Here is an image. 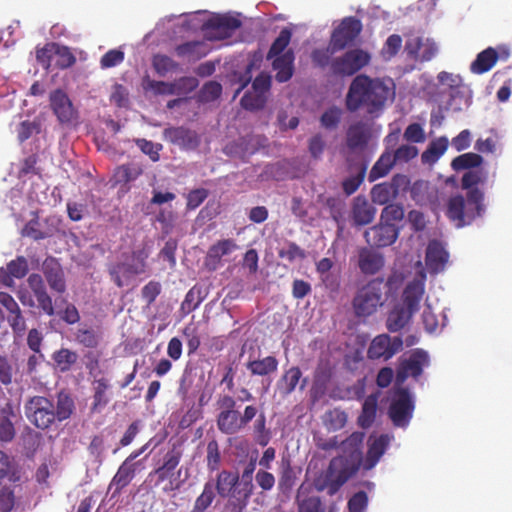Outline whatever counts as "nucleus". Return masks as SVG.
<instances>
[{"label": "nucleus", "instance_id": "nucleus-40", "mask_svg": "<svg viewBox=\"0 0 512 512\" xmlns=\"http://www.w3.org/2000/svg\"><path fill=\"white\" fill-rule=\"evenodd\" d=\"M449 147V140L446 136H440L436 140H432L426 150H424L421 154V161L423 163H435L438 158L445 154L447 148Z\"/></svg>", "mask_w": 512, "mask_h": 512}, {"label": "nucleus", "instance_id": "nucleus-62", "mask_svg": "<svg viewBox=\"0 0 512 512\" xmlns=\"http://www.w3.org/2000/svg\"><path fill=\"white\" fill-rule=\"evenodd\" d=\"M221 455L219 452V444L215 439L207 442V468L209 471H217L219 469Z\"/></svg>", "mask_w": 512, "mask_h": 512}, {"label": "nucleus", "instance_id": "nucleus-23", "mask_svg": "<svg viewBox=\"0 0 512 512\" xmlns=\"http://www.w3.org/2000/svg\"><path fill=\"white\" fill-rule=\"evenodd\" d=\"M28 286L34 292L39 307L48 316H53L55 313L54 306L52 304V297L47 293L46 285L43 278L39 274H31L28 276Z\"/></svg>", "mask_w": 512, "mask_h": 512}, {"label": "nucleus", "instance_id": "nucleus-29", "mask_svg": "<svg viewBox=\"0 0 512 512\" xmlns=\"http://www.w3.org/2000/svg\"><path fill=\"white\" fill-rule=\"evenodd\" d=\"M294 62L295 53L292 50L273 58L272 67L276 72L275 80L278 82L289 81L294 74Z\"/></svg>", "mask_w": 512, "mask_h": 512}, {"label": "nucleus", "instance_id": "nucleus-59", "mask_svg": "<svg viewBox=\"0 0 512 512\" xmlns=\"http://www.w3.org/2000/svg\"><path fill=\"white\" fill-rule=\"evenodd\" d=\"M335 52L330 48V42L328 43L327 48H316L311 52V60L313 64L317 67L324 68L329 66L331 68L332 55Z\"/></svg>", "mask_w": 512, "mask_h": 512}, {"label": "nucleus", "instance_id": "nucleus-24", "mask_svg": "<svg viewBox=\"0 0 512 512\" xmlns=\"http://www.w3.org/2000/svg\"><path fill=\"white\" fill-rule=\"evenodd\" d=\"M139 461H133L130 455L124 460L110 482V487H115L116 493H121L134 479L139 466Z\"/></svg>", "mask_w": 512, "mask_h": 512}, {"label": "nucleus", "instance_id": "nucleus-18", "mask_svg": "<svg viewBox=\"0 0 512 512\" xmlns=\"http://www.w3.org/2000/svg\"><path fill=\"white\" fill-rule=\"evenodd\" d=\"M390 443L388 434H380L378 437L373 438L371 435L368 439V451L362 463V468L365 471H370L380 461L384 452Z\"/></svg>", "mask_w": 512, "mask_h": 512}, {"label": "nucleus", "instance_id": "nucleus-54", "mask_svg": "<svg viewBox=\"0 0 512 512\" xmlns=\"http://www.w3.org/2000/svg\"><path fill=\"white\" fill-rule=\"evenodd\" d=\"M486 179V174L483 169L474 168L472 170H468L466 173L462 175L461 186L462 189L471 191L474 189H479L478 185L484 183Z\"/></svg>", "mask_w": 512, "mask_h": 512}, {"label": "nucleus", "instance_id": "nucleus-14", "mask_svg": "<svg viewBox=\"0 0 512 512\" xmlns=\"http://www.w3.org/2000/svg\"><path fill=\"white\" fill-rule=\"evenodd\" d=\"M404 52L411 60L426 62L435 57L438 46L432 39L411 35L405 42Z\"/></svg>", "mask_w": 512, "mask_h": 512}, {"label": "nucleus", "instance_id": "nucleus-7", "mask_svg": "<svg viewBox=\"0 0 512 512\" xmlns=\"http://www.w3.org/2000/svg\"><path fill=\"white\" fill-rule=\"evenodd\" d=\"M371 55L362 48H353L350 51L334 58L331 62V74L334 76H352L369 65Z\"/></svg>", "mask_w": 512, "mask_h": 512}, {"label": "nucleus", "instance_id": "nucleus-1", "mask_svg": "<svg viewBox=\"0 0 512 512\" xmlns=\"http://www.w3.org/2000/svg\"><path fill=\"white\" fill-rule=\"evenodd\" d=\"M395 87L392 80L370 78L367 74H358L351 82L346 93V109L357 111L365 109L368 114H378L393 100Z\"/></svg>", "mask_w": 512, "mask_h": 512}, {"label": "nucleus", "instance_id": "nucleus-52", "mask_svg": "<svg viewBox=\"0 0 512 512\" xmlns=\"http://www.w3.org/2000/svg\"><path fill=\"white\" fill-rule=\"evenodd\" d=\"M203 298V290L201 286H192L182 301L181 311H183L184 314L191 313L198 308Z\"/></svg>", "mask_w": 512, "mask_h": 512}, {"label": "nucleus", "instance_id": "nucleus-31", "mask_svg": "<svg viewBox=\"0 0 512 512\" xmlns=\"http://www.w3.org/2000/svg\"><path fill=\"white\" fill-rule=\"evenodd\" d=\"M175 52L179 58L186 59L190 62H196L208 55L209 48L205 41L193 40L176 46Z\"/></svg>", "mask_w": 512, "mask_h": 512}, {"label": "nucleus", "instance_id": "nucleus-46", "mask_svg": "<svg viewBox=\"0 0 512 512\" xmlns=\"http://www.w3.org/2000/svg\"><path fill=\"white\" fill-rule=\"evenodd\" d=\"M372 201L376 204H386L392 201L397 195V188L392 183H379L375 184L371 189Z\"/></svg>", "mask_w": 512, "mask_h": 512}, {"label": "nucleus", "instance_id": "nucleus-53", "mask_svg": "<svg viewBox=\"0 0 512 512\" xmlns=\"http://www.w3.org/2000/svg\"><path fill=\"white\" fill-rule=\"evenodd\" d=\"M152 66L160 76H165L170 72H176L179 69L177 61L165 54H155L152 59Z\"/></svg>", "mask_w": 512, "mask_h": 512}, {"label": "nucleus", "instance_id": "nucleus-43", "mask_svg": "<svg viewBox=\"0 0 512 512\" xmlns=\"http://www.w3.org/2000/svg\"><path fill=\"white\" fill-rule=\"evenodd\" d=\"M364 438V432H353L348 436V438L342 441L344 451L350 453V458L357 459L359 461V466H362L363 463L361 447L363 445Z\"/></svg>", "mask_w": 512, "mask_h": 512}, {"label": "nucleus", "instance_id": "nucleus-22", "mask_svg": "<svg viewBox=\"0 0 512 512\" xmlns=\"http://www.w3.org/2000/svg\"><path fill=\"white\" fill-rule=\"evenodd\" d=\"M425 293V279H413L405 286L403 302L411 316L419 310L421 299Z\"/></svg>", "mask_w": 512, "mask_h": 512}, {"label": "nucleus", "instance_id": "nucleus-47", "mask_svg": "<svg viewBox=\"0 0 512 512\" xmlns=\"http://www.w3.org/2000/svg\"><path fill=\"white\" fill-rule=\"evenodd\" d=\"M483 163V157L476 153H465L456 156L451 161V168L460 171V170H472L474 168H479Z\"/></svg>", "mask_w": 512, "mask_h": 512}, {"label": "nucleus", "instance_id": "nucleus-32", "mask_svg": "<svg viewBox=\"0 0 512 512\" xmlns=\"http://www.w3.org/2000/svg\"><path fill=\"white\" fill-rule=\"evenodd\" d=\"M297 476L292 466V461L289 457H282L279 466V477L277 487L279 492L285 495H289L295 486Z\"/></svg>", "mask_w": 512, "mask_h": 512}, {"label": "nucleus", "instance_id": "nucleus-9", "mask_svg": "<svg viewBox=\"0 0 512 512\" xmlns=\"http://www.w3.org/2000/svg\"><path fill=\"white\" fill-rule=\"evenodd\" d=\"M362 29V22L358 18L346 17L342 19L330 36V48L333 52L343 51V49L354 44Z\"/></svg>", "mask_w": 512, "mask_h": 512}, {"label": "nucleus", "instance_id": "nucleus-56", "mask_svg": "<svg viewBox=\"0 0 512 512\" xmlns=\"http://www.w3.org/2000/svg\"><path fill=\"white\" fill-rule=\"evenodd\" d=\"M324 423L328 429L338 431L347 423V413L334 408V410H330L325 414Z\"/></svg>", "mask_w": 512, "mask_h": 512}, {"label": "nucleus", "instance_id": "nucleus-57", "mask_svg": "<svg viewBox=\"0 0 512 512\" xmlns=\"http://www.w3.org/2000/svg\"><path fill=\"white\" fill-rule=\"evenodd\" d=\"M298 512H322L323 502L317 495L306 496L301 498L299 494L297 496Z\"/></svg>", "mask_w": 512, "mask_h": 512}, {"label": "nucleus", "instance_id": "nucleus-21", "mask_svg": "<svg viewBox=\"0 0 512 512\" xmlns=\"http://www.w3.org/2000/svg\"><path fill=\"white\" fill-rule=\"evenodd\" d=\"M426 266L431 273L443 271L446 263L449 261L448 251L445 250L441 242L432 240L426 248Z\"/></svg>", "mask_w": 512, "mask_h": 512}, {"label": "nucleus", "instance_id": "nucleus-5", "mask_svg": "<svg viewBox=\"0 0 512 512\" xmlns=\"http://www.w3.org/2000/svg\"><path fill=\"white\" fill-rule=\"evenodd\" d=\"M359 461L339 455L330 460L325 476L328 494L334 495L359 470Z\"/></svg>", "mask_w": 512, "mask_h": 512}, {"label": "nucleus", "instance_id": "nucleus-60", "mask_svg": "<svg viewBox=\"0 0 512 512\" xmlns=\"http://www.w3.org/2000/svg\"><path fill=\"white\" fill-rule=\"evenodd\" d=\"M240 102L244 109L259 110L265 107L266 96L253 89V92L245 93Z\"/></svg>", "mask_w": 512, "mask_h": 512}, {"label": "nucleus", "instance_id": "nucleus-45", "mask_svg": "<svg viewBox=\"0 0 512 512\" xmlns=\"http://www.w3.org/2000/svg\"><path fill=\"white\" fill-rule=\"evenodd\" d=\"M76 58L67 46L59 45L54 42L52 68L66 69L75 65Z\"/></svg>", "mask_w": 512, "mask_h": 512}, {"label": "nucleus", "instance_id": "nucleus-27", "mask_svg": "<svg viewBox=\"0 0 512 512\" xmlns=\"http://www.w3.org/2000/svg\"><path fill=\"white\" fill-rule=\"evenodd\" d=\"M56 230L52 218H46L44 222L34 218L25 224L22 236L32 238L34 241H41V239L52 237Z\"/></svg>", "mask_w": 512, "mask_h": 512}, {"label": "nucleus", "instance_id": "nucleus-28", "mask_svg": "<svg viewBox=\"0 0 512 512\" xmlns=\"http://www.w3.org/2000/svg\"><path fill=\"white\" fill-rule=\"evenodd\" d=\"M376 209L363 195H358L352 202V221L355 225H367L375 218Z\"/></svg>", "mask_w": 512, "mask_h": 512}, {"label": "nucleus", "instance_id": "nucleus-12", "mask_svg": "<svg viewBox=\"0 0 512 512\" xmlns=\"http://www.w3.org/2000/svg\"><path fill=\"white\" fill-rule=\"evenodd\" d=\"M242 26L241 20L231 16H217L205 21L202 31L207 40H225L231 38L233 33Z\"/></svg>", "mask_w": 512, "mask_h": 512}, {"label": "nucleus", "instance_id": "nucleus-6", "mask_svg": "<svg viewBox=\"0 0 512 512\" xmlns=\"http://www.w3.org/2000/svg\"><path fill=\"white\" fill-rule=\"evenodd\" d=\"M24 412L27 420L40 429H47L55 422L54 403L47 397L29 398L24 405Z\"/></svg>", "mask_w": 512, "mask_h": 512}, {"label": "nucleus", "instance_id": "nucleus-44", "mask_svg": "<svg viewBox=\"0 0 512 512\" xmlns=\"http://www.w3.org/2000/svg\"><path fill=\"white\" fill-rule=\"evenodd\" d=\"M51 358L58 371L64 373L71 370L78 360V354L69 349H60L52 353Z\"/></svg>", "mask_w": 512, "mask_h": 512}, {"label": "nucleus", "instance_id": "nucleus-20", "mask_svg": "<svg viewBox=\"0 0 512 512\" xmlns=\"http://www.w3.org/2000/svg\"><path fill=\"white\" fill-rule=\"evenodd\" d=\"M385 265L381 252L372 248H362L358 251V267L363 275H375Z\"/></svg>", "mask_w": 512, "mask_h": 512}, {"label": "nucleus", "instance_id": "nucleus-15", "mask_svg": "<svg viewBox=\"0 0 512 512\" xmlns=\"http://www.w3.org/2000/svg\"><path fill=\"white\" fill-rule=\"evenodd\" d=\"M399 236V228L395 223H387L380 220L379 224L364 232L365 240L374 246H388L393 244Z\"/></svg>", "mask_w": 512, "mask_h": 512}, {"label": "nucleus", "instance_id": "nucleus-35", "mask_svg": "<svg viewBox=\"0 0 512 512\" xmlns=\"http://www.w3.org/2000/svg\"><path fill=\"white\" fill-rule=\"evenodd\" d=\"M499 54L493 47L485 48L484 51L477 54L476 59L471 63V71L475 74H484L491 71L495 66Z\"/></svg>", "mask_w": 512, "mask_h": 512}, {"label": "nucleus", "instance_id": "nucleus-37", "mask_svg": "<svg viewBox=\"0 0 512 512\" xmlns=\"http://www.w3.org/2000/svg\"><path fill=\"white\" fill-rule=\"evenodd\" d=\"M93 387V401L91 410L92 412H100L103 407L107 406L109 402V380L106 378L95 379L92 383Z\"/></svg>", "mask_w": 512, "mask_h": 512}, {"label": "nucleus", "instance_id": "nucleus-51", "mask_svg": "<svg viewBox=\"0 0 512 512\" xmlns=\"http://www.w3.org/2000/svg\"><path fill=\"white\" fill-rule=\"evenodd\" d=\"M239 476L229 471H222L218 473L216 489L220 496H228L230 492L235 488Z\"/></svg>", "mask_w": 512, "mask_h": 512}, {"label": "nucleus", "instance_id": "nucleus-13", "mask_svg": "<svg viewBox=\"0 0 512 512\" xmlns=\"http://www.w3.org/2000/svg\"><path fill=\"white\" fill-rule=\"evenodd\" d=\"M403 340L401 337H390L387 333H382L374 337L368 346V359L388 360L402 350Z\"/></svg>", "mask_w": 512, "mask_h": 512}, {"label": "nucleus", "instance_id": "nucleus-39", "mask_svg": "<svg viewBox=\"0 0 512 512\" xmlns=\"http://www.w3.org/2000/svg\"><path fill=\"white\" fill-rule=\"evenodd\" d=\"M350 169L354 174L346 177L342 182V189L348 196L353 195L364 182V177L367 171V164L363 162L352 164Z\"/></svg>", "mask_w": 512, "mask_h": 512}, {"label": "nucleus", "instance_id": "nucleus-10", "mask_svg": "<svg viewBox=\"0 0 512 512\" xmlns=\"http://www.w3.org/2000/svg\"><path fill=\"white\" fill-rule=\"evenodd\" d=\"M414 408L415 404L408 388H396L388 411L394 425L398 427L407 426L412 418Z\"/></svg>", "mask_w": 512, "mask_h": 512}, {"label": "nucleus", "instance_id": "nucleus-34", "mask_svg": "<svg viewBox=\"0 0 512 512\" xmlns=\"http://www.w3.org/2000/svg\"><path fill=\"white\" fill-rule=\"evenodd\" d=\"M75 413V399L71 393L62 390L56 394V405L54 404L55 421L62 422L69 419Z\"/></svg>", "mask_w": 512, "mask_h": 512}, {"label": "nucleus", "instance_id": "nucleus-58", "mask_svg": "<svg viewBox=\"0 0 512 512\" xmlns=\"http://www.w3.org/2000/svg\"><path fill=\"white\" fill-rule=\"evenodd\" d=\"M134 141L141 152L148 155L151 161L157 162L160 160L161 143H155L146 139H136Z\"/></svg>", "mask_w": 512, "mask_h": 512}, {"label": "nucleus", "instance_id": "nucleus-2", "mask_svg": "<svg viewBox=\"0 0 512 512\" xmlns=\"http://www.w3.org/2000/svg\"><path fill=\"white\" fill-rule=\"evenodd\" d=\"M485 193L481 189H473L466 196H451L446 204V216L456 228L470 225L485 212Z\"/></svg>", "mask_w": 512, "mask_h": 512}, {"label": "nucleus", "instance_id": "nucleus-33", "mask_svg": "<svg viewBox=\"0 0 512 512\" xmlns=\"http://www.w3.org/2000/svg\"><path fill=\"white\" fill-rule=\"evenodd\" d=\"M142 266V264L131 266L129 263H114L108 266V274L115 285L122 287L127 279L140 275Z\"/></svg>", "mask_w": 512, "mask_h": 512}, {"label": "nucleus", "instance_id": "nucleus-3", "mask_svg": "<svg viewBox=\"0 0 512 512\" xmlns=\"http://www.w3.org/2000/svg\"><path fill=\"white\" fill-rule=\"evenodd\" d=\"M182 456L181 448L173 445L163 455L160 465L155 467L148 475L150 481L154 480V486L160 487L165 494L175 492L182 486L181 470H178Z\"/></svg>", "mask_w": 512, "mask_h": 512}, {"label": "nucleus", "instance_id": "nucleus-50", "mask_svg": "<svg viewBox=\"0 0 512 512\" xmlns=\"http://www.w3.org/2000/svg\"><path fill=\"white\" fill-rule=\"evenodd\" d=\"M143 174V168L138 164H122L117 167L114 178L117 183H129Z\"/></svg>", "mask_w": 512, "mask_h": 512}, {"label": "nucleus", "instance_id": "nucleus-11", "mask_svg": "<svg viewBox=\"0 0 512 512\" xmlns=\"http://www.w3.org/2000/svg\"><path fill=\"white\" fill-rule=\"evenodd\" d=\"M429 365V357L426 351L416 349L411 352L408 358H401L396 374V384L402 385L412 377L417 379L421 376L424 367Z\"/></svg>", "mask_w": 512, "mask_h": 512}, {"label": "nucleus", "instance_id": "nucleus-4", "mask_svg": "<svg viewBox=\"0 0 512 512\" xmlns=\"http://www.w3.org/2000/svg\"><path fill=\"white\" fill-rule=\"evenodd\" d=\"M384 279L381 277L370 279L361 286L352 299V309L359 318L369 317L382 306Z\"/></svg>", "mask_w": 512, "mask_h": 512}, {"label": "nucleus", "instance_id": "nucleus-16", "mask_svg": "<svg viewBox=\"0 0 512 512\" xmlns=\"http://www.w3.org/2000/svg\"><path fill=\"white\" fill-rule=\"evenodd\" d=\"M49 99L53 113L59 122L69 123L75 119L77 112L69 95L63 89H55L50 93Z\"/></svg>", "mask_w": 512, "mask_h": 512}, {"label": "nucleus", "instance_id": "nucleus-63", "mask_svg": "<svg viewBox=\"0 0 512 512\" xmlns=\"http://www.w3.org/2000/svg\"><path fill=\"white\" fill-rule=\"evenodd\" d=\"M342 110L339 107H330L322 113L321 125L327 129H335L341 122Z\"/></svg>", "mask_w": 512, "mask_h": 512}, {"label": "nucleus", "instance_id": "nucleus-19", "mask_svg": "<svg viewBox=\"0 0 512 512\" xmlns=\"http://www.w3.org/2000/svg\"><path fill=\"white\" fill-rule=\"evenodd\" d=\"M237 249V242L232 240V238H224V240H219L218 242L213 243L207 251L205 261L207 268L210 270L218 269L221 264L222 257L230 255L231 252Z\"/></svg>", "mask_w": 512, "mask_h": 512}, {"label": "nucleus", "instance_id": "nucleus-48", "mask_svg": "<svg viewBox=\"0 0 512 512\" xmlns=\"http://www.w3.org/2000/svg\"><path fill=\"white\" fill-rule=\"evenodd\" d=\"M74 340L88 349H95L99 346L101 335L98 330L93 328H79L74 332Z\"/></svg>", "mask_w": 512, "mask_h": 512}, {"label": "nucleus", "instance_id": "nucleus-26", "mask_svg": "<svg viewBox=\"0 0 512 512\" xmlns=\"http://www.w3.org/2000/svg\"><path fill=\"white\" fill-rule=\"evenodd\" d=\"M163 136L166 141L184 148L196 147L198 143L196 132L183 126L165 128Z\"/></svg>", "mask_w": 512, "mask_h": 512}, {"label": "nucleus", "instance_id": "nucleus-64", "mask_svg": "<svg viewBox=\"0 0 512 512\" xmlns=\"http://www.w3.org/2000/svg\"><path fill=\"white\" fill-rule=\"evenodd\" d=\"M369 505V498L366 492L354 493L347 502L349 512H365Z\"/></svg>", "mask_w": 512, "mask_h": 512}, {"label": "nucleus", "instance_id": "nucleus-8", "mask_svg": "<svg viewBox=\"0 0 512 512\" xmlns=\"http://www.w3.org/2000/svg\"><path fill=\"white\" fill-rule=\"evenodd\" d=\"M257 413L258 408L254 405L246 406L243 413L237 411L236 407L230 411H221L216 419L218 431L227 435L237 434L255 419Z\"/></svg>", "mask_w": 512, "mask_h": 512}, {"label": "nucleus", "instance_id": "nucleus-49", "mask_svg": "<svg viewBox=\"0 0 512 512\" xmlns=\"http://www.w3.org/2000/svg\"><path fill=\"white\" fill-rule=\"evenodd\" d=\"M292 32L289 28L284 27L278 34L277 38L273 41L270 46V49L267 53V59L277 58V56L282 55L286 52V48L289 45L291 40Z\"/></svg>", "mask_w": 512, "mask_h": 512}, {"label": "nucleus", "instance_id": "nucleus-55", "mask_svg": "<svg viewBox=\"0 0 512 512\" xmlns=\"http://www.w3.org/2000/svg\"><path fill=\"white\" fill-rule=\"evenodd\" d=\"M214 497V486L212 482L207 481L203 487L202 493L198 498H196L194 506L190 512H204L212 505Z\"/></svg>", "mask_w": 512, "mask_h": 512}, {"label": "nucleus", "instance_id": "nucleus-41", "mask_svg": "<svg viewBox=\"0 0 512 512\" xmlns=\"http://www.w3.org/2000/svg\"><path fill=\"white\" fill-rule=\"evenodd\" d=\"M412 316L404 306H395L387 316L386 328L390 332H398L405 328Z\"/></svg>", "mask_w": 512, "mask_h": 512}, {"label": "nucleus", "instance_id": "nucleus-61", "mask_svg": "<svg viewBox=\"0 0 512 512\" xmlns=\"http://www.w3.org/2000/svg\"><path fill=\"white\" fill-rule=\"evenodd\" d=\"M54 42H48L45 46L36 49V60L46 71L52 69Z\"/></svg>", "mask_w": 512, "mask_h": 512}, {"label": "nucleus", "instance_id": "nucleus-25", "mask_svg": "<svg viewBox=\"0 0 512 512\" xmlns=\"http://www.w3.org/2000/svg\"><path fill=\"white\" fill-rule=\"evenodd\" d=\"M369 128L363 121L352 123L346 130V146L352 151L362 150L369 143Z\"/></svg>", "mask_w": 512, "mask_h": 512}, {"label": "nucleus", "instance_id": "nucleus-38", "mask_svg": "<svg viewBox=\"0 0 512 512\" xmlns=\"http://www.w3.org/2000/svg\"><path fill=\"white\" fill-rule=\"evenodd\" d=\"M378 408V394H369L363 401L362 411L358 416V426L369 428L373 425Z\"/></svg>", "mask_w": 512, "mask_h": 512}, {"label": "nucleus", "instance_id": "nucleus-36", "mask_svg": "<svg viewBox=\"0 0 512 512\" xmlns=\"http://www.w3.org/2000/svg\"><path fill=\"white\" fill-rule=\"evenodd\" d=\"M278 364V359H276V357L266 356L264 358L248 360L246 367L250 371L251 375L267 377V375L277 372Z\"/></svg>", "mask_w": 512, "mask_h": 512}, {"label": "nucleus", "instance_id": "nucleus-42", "mask_svg": "<svg viewBox=\"0 0 512 512\" xmlns=\"http://www.w3.org/2000/svg\"><path fill=\"white\" fill-rule=\"evenodd\" d=\"M395 163L392 153H383L372 166L368 174V181L374 182L376 179L386 176Z\"/></svg>", "mask_w": 512, "mask_h": 512}, {"label": "nucleus", "instance_id": "nucleus-17", "mask_svg": "<svg viewBox=\"0 0 512 512\" xmlns=\"http://www.w3.org/2000/svg\"><path fill=\"white\" fill-rule=\"evenodd\" d=\"M307 385L306 378H302V371L299 366H291L285 370L276 382V389L282 397L293 393L297 386L303 391Z\"/></svg>", "mask_w": 512, "mask_h": 512}, {"label": "nucleus", "instance_id": "nucleus-30", "mask_svg": "<svg viewBox=\"0 0 512 512\" xmlns=\"http://www.w3.org/2000/svg\"><path fill=\"white\" fill-rule=\"evenodd\" d=\"M43 272L46 277V282L49 284L51 290L57 293H63L66 290V282L64 277L63 268L55 260H47L43 264Z\"/></svg>", "mask_w": 512, "mask_h": 512}]
</instances>
